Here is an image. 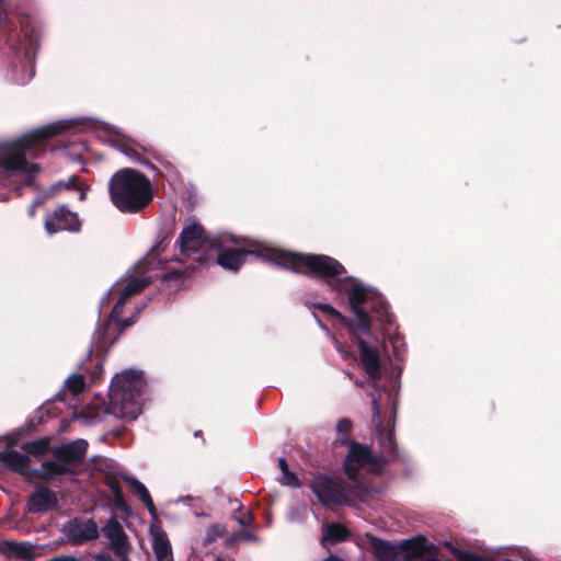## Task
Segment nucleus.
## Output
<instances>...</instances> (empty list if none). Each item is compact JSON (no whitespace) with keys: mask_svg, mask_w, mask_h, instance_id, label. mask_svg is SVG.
<instances>
[{"mask_svg":"<svg viewBox=\"0 0 561 561\" xmlns=\"http://www.w3.org/2000/svg\"><path fill=\"white\" fill-rule=\"evenodd\" d=\"M314 308L336 320L342 327H344L347 330L348 333L355 335L354 320H351L350 318L343 316L340 311H337L334 307H332L329 304L319 302L314 305Z\"/></svg>","mask_w":561,"mask_h":561,"instance_id":"26","label":"nucleus"},{"mask_svg":"<svg viewBox=\"0 0 561 561\" xmlns=\"http://www.w3.org/2000/svg\"><path fill=\"white\" fill-rule=\"evenodd\" d=\"M232 517L242 527L251 526L254 520V516L251 512H247V513L243 512V505L241 503H239L238 508L233 512Z\"/></svg>","mask_w":561,"mask_h":561,"instance_id":"35","label":"nucleus"},{"mask_svg":"<svg viewBox=\"0 0 561 561\" xmlns=\"http://www.w3.org/2000/svg\"><path fill=\"white\" fill-rule=\"evenodd\" d=\"M355 340L359 351L360 364L369 379L377 380L381 377L380 356L376 346L368 344L355 333Z\"/></svg>","mask_w":561,"mask_h":561,"instance_id":"13","label":"nucleus"},{"mask_svg":"<svg viewBox=\"0 0 561 561\" xmlns=\"http://www.w3.org/2000/svg\"><path fill=\"white\" fill-rule=\"evenodd\" d=\"M71 126L68 122H57L31 130L12 141L1 142L0 169L7 174H25L24 184L32 186L39 165L28 162V159H36L46 152L48 140Z\"/></svg>","mask_w":561,"mask_h":561,"instance_id":"2","label":"nucleus"},{"mask_svg":"<svg viewBox=\"0 0 561 561\" xmlns=\"http://www.w3.org/2000/svg\"><path fill=\"white\" fill-rule=\"evenodd\" d=\"M68 537L73 543L80 545L99 537L98 525L93 519L75 518L68 524Z\"/></svg>","mask_w":561,"mask_h":561,"instance_id":"16","label":"nucleus"},{"mask_svg":"<svg viewBox=\"0 0 561 561\" xmlns=\"http://www.w3.org/2000/svg\"><path fill=\"white\" fill-rule=\"evenodd\" d=\"M194 436L201 437L203 445L205 444V438H204L203 432L201 430L195 431Z\"/></svg>","mask_w":561,"mask_h":561,"instance_id":"47","label":"nucleus"},{"mask_svg":"<svg viewBox=\"0 0 561 561\" xmlns=\"http://www.w3.org/2000/svg\"><path fill=\"white\" fill-rule=\"evenodd\" d=\"M322 561H344V560L335 554H330L328 558L323 559Z\"/></svg>","mask_w":561,"mask_h":561,"instance_id":"45","label":"nucleus"},{"mask_svg":"<svg viewBox=\"0 0 561 561\" xmlns=\"http://www.w3.org/2000/svg\"><path fill=\"white\" fill-rule=\"evenodd\" d=\"M150 284L148 278H131L129 279L126 285L123 287L119 297L117 301L114 305V308L112 310V317L116 319L117 314L119 313V309L123 308V306L126 304V301L142 291L148 285Z\"/></svg>","mask_w":561,"mask_h":561,"instance_id":"19","label":"nucleus"},{"mask_svg":"<svg viewBox=\"0 0 561 561\" xmlns=\"http://www.w3.org/2000/svg\"><path fill=\"white\" fill-rule=\"evenodd\" d=\"M49 561H67V560H66V559H64V558H54V559H51V560H49Z\"/></svg>","mask_w":561,"mask_h":561,"instance_id":"49","label":"nucleus"},{"mask_svg":"<svg viewBox=\"0 0 561 561\" xmlns=\"http://www.w3.org/2000/svg\"><path fill=\"white\" fill-rule=\"evenodd\" d=\"M278 466L283 473L280 483L284 485H290V486H299V479L297 476L289 470L288 463L285 458L278 459Z\"/></svg>","mask_w":561,"mask_h":561,"instance_id":"31","label":"nucleus"},{"mask_svg":"<svg viewBox=\"0 0 561 561\" xmlns=\"http://www.w3.org/2000/svg\"><path fill=\"white\" fill-rule=\"evenodd\" d=\"M176 244L179 245L181 255L193 257L198 254L195 260L198 261L199 265H204L208 260L206 251L219 248L220 241L209 238L204 227L198 222H194L183 228L176 240Z\"/></svg>","mask_w":561,"mask_h":561,"instance_id":"7","label":"nucleus"},{"mask_svg":"<svg viewBox=\"0 0 561 561\" xmlns=\"http://www.w3.org/2000/svg\"><path fill=\"white\" fill-rule=\"evenodd\" d=\"M26 506L32 514L46 513L58 508L59 501L53 490L41 485L28 496Z\"/></svg>","mask_w":561,"mask_h":561,"instance_id":"14","label":"nucleus"},{"mask_svg":"<svg viewBox=\"0 0 561 561\" xmlns=\"http://www.w3.org/2000/svg\"><path fill=\"white\" fill-rule=\"evenodd\" d=\"M398 546L402 561H413L425 553L434 554L437 552V547L423 535L404 539L398 542Z\"/></svg>","mask_w":561,"mask_h":561,"instance_id":"11","label":"nucleus"},{"mask_svg":"<svg viewBox=\"0 0 561 561\" xmlns=\"http://www.w3.org/2000/svg\"><path fill=\"white\" fill-rule=\"evenodd\" d=\"M142 387V374L140 371L129 369L115 376L114 380L112 381L110 392L122 391L141 393Z\"/></svg>","mask_w":561,"mask_h":561,"instance_id":"17","label":"nucleus"},{"mask_svg":"<svg viewBox=\"0 0 561 561\" xmlns=\"http://www.w3.org/2000/svg\"><path fill=\"white\" fill-rule=\"evenodd\" d=\"M162 242L158 243L157 245H154L150 252L148 253V257H151V259H156L160 255L161 251H162Z\"/></svg>","mask_w":561,"mask_h":561,"instance_id":"43","label":"nucleus"},{"mask_svg":"<svg viewBox=\"0 0 561 561\" xmlns=\"http://www.w3.org/2000/svg\"><path fill=\"white\" fill-rule=\"evenodd\" d=\"M67 387L73 396H78L79 393H81L83 391V389L85 387L84 377L79 374H72L67 379Z\"/></svg>","mask_w":561,"mask_h":561,"instance_id":"34","label":"nucleus"},{"mask_svg":"<svg viewBox=\"0 0 561 561\" xmlns=\"http://www.w3.org/2000/svg\"><path fill=\"white\" fill-rule=\"evenodd\" d=\"M44 228L50 236L60 231L79 232L81 221L77 213L71 211L66 205H59L46 214Z\"/></svg>","mask_w":561,"mask_h":561,"instance_id":"9","label":"nucleus"},{"mask_svg":"<svg viewBox=\"0 0 561 561\" xmlns=\"http://www.w3.org/2000/svg\"><path fill=\"white\" fill-rule=\"evenodd\" d=\"M68 469L60 466L58 460H45L42 462L41 468L33 469L32 478L49 482L58 480L60 477L68 476Z\"/></svg>","mask_w":561,"mask_h":561,"instance_id":"20","label":"nucleus"},{"mask_svg":"<svg viewBox=\"0 0 561 561\" xmlns=\"http://www.w3.org/2000/svg\"><path fill=\"white\" fill-rule=\"evenodd\" d=\"M380 446L382 450L390 457V460L398 458V445L396 442L394 433L389 431L380 438Z\"/></svg>","mask_w":561,"mask_h":561,"instance_id":"29","label":"nucleus"},{"mask_svg":"<svg viewBox=\"0 0 561 561\" xmlns=\"http://www.w3.org/2000/svg\"><path fill=\"white\" fill-rule=\"evenodd\" d=\"M121 313H122V308L119 309V313L117 314L116 319H114L111 316V320L115 321L116 324L119 325V330H118L117 334L122 333L125 329H127L128 327H130L133 324L131 319L121 320Z\"/></svg>","mask_w":561,"mask_h":561,"instance_id":"42","label":"nucleus"},{"mask_svg":"<svg viewBox=\"0 0 561 561\" xmlns=\"http://www.w3.org/2000/svg\"><path fill=\"white\" fill-rule=\"evenodd\" d=\"M122 479L130 485L131 491L146 505L150 515L153 518H157V516H158L157 508H156L153 500H152L148 489L145 486V484L141 483L136 478L129 477V476H122Z\"/></svg>","mask_w":561,"mask_h":561,"instance_id":"21","label":"nucleus"},{"mask_svg":"<svg viewBox=\"0 0 561 561\" xmlns=\"http://www.w3.org/2000/svg\"><path fill=\"white\" fill-rule=\"evenodd\" d=\"M348 453L343 460V470L346 477L352 481H357L362 469L369 467L373 473H381L387 466L388 460L382 456H376L371 448L354 439L345 438Z\"/></svg>","mask_w":561,"mask_h":561,"instance_id":"6","label":"nucleus"},{"mask_svg":"<svg viewBox=\"0 0 561 561\" xmlns=\"http://www.w3.org/2000/svg\"><path fill=\"white\" fill-rule=\"evenodd\" d=\"M108 196L123 214H140L153 202L154 191L150 179L133 168L116 171L108 180Z\"/></svg>","mask_w":561,"mask_h":561,"instance_id":"3","label":"nucleus"},{"mask_svg":"<svg viewBox=\"0 0 561 561\" xmlns=\"http://www.w3.org/2000/svg\"><path fill=\"white\" fill-rule=\"evenodd\" d=\"M119 150L130 159L141 162L140 147L129 139H122L117 142Z\"/></svg>","mask_w":561,"mask_h":561,"instance_id":"32","label":"nucleus"},{"mask_svg":"<svg viewBox=\"0 0 561 561\" xmlns=\"http://www.w3.org/2000/svg\"><path fill=\"white\" fill-rule=\"evenodd\" d=\"M2 552L5 556H15L21 560H32L33 549L30 543L16 542V541H4Z\"/></svg>","mask_w":561,"mask_h":561,"instance_id":"24","label":"nucleus"},{"mask_svg":"<svg viewBox=\"0 0 561 561\" xmlns=\"http://www.w3.org/2000/svg\"><path fill=\"white\" fill-rule=\"evenodd\" d=\"M140 397L141 393L110 392L108 411L123 419L136 420L141 412Z\"/></svg>","mask_w":561,"mask_h":561,"instance_id":"10","label":"nucleus"},{"mask_svg":"<svg viewBox=\"0 0 561 561\" xmlns=\"http://www.w3.org/2000/svg\"><path fill=\"white\" fill-rule=\"evenodd\" d=\"M103 483L110 488V490L113 492V493H116V492H119L122 491V486H121V483H119V477L117 473H114V472H107L105 476H104V479H103Z\"/></svg>","mask_w":561,"mask_h":561,"instance_id":"37","label":"nucleus"},{"mask_svg":"<svg viewBox=\"0 0 561 561\" xmlns=\"http://www.w3.org/2000/svg\"><path fill=\"white\" fill-rule=\"evenodd\" d=\"M371 408H373V420L371 422L376 426V430L378 432H381V421H380V407L377 401V399H373L371 401Z\"/></svg>","mask_w":561,"mask_h":561,"instance_id":"39","label":"nucleus"},{"mask_svg":"<svg viewBox=\"0 0 561 561\" xmlns=\"http://www.w3.org/2000/svg\"><path fill=\"white\" fill-rule=\"evenodd\" d=\"M58 185H62L66 190H80V181L78 175H71L67 182H59Z\"/></svg>","mask_w":561,"mask_h":561,"instance_id":"41","label":"nucleus"},{"mask_svg":"<svg viewBox=\"0 0 561 561\" xmlns=\"http://www.w3.org/2000/svg\"><path fill=\"white\" fill-rule=\"evenodd\" d=\"M216 561H224L221 558H218Z\"/></svg>","mask_w":561,"mask_h":561,"instance_id":"50","label":"nucleus"},{"mask_svg":"<svg viewBox=\"0 0 561 561\" xmlns=\"http://www.w3.org/2000/svg\"><path fill=\"white\" fill-rule=\"evenodd\" d=\"M152 550L158 561H167L172 557L170 540L161 528H151Z\"/></svg>","mask_w":561,"mask_h":561,"instance_id":"22","label":"nucleus"},{"mask_svg":"<svg viewBox=\"0 0 561 561\" xmlns=\"http://www.w3.org/2000/svg\"><path fill=\"white\" fill-rule=\"evenodd\" d=\"M451 552L458 561H489L486 558H483L477 553L463 551L460 549H453Z\"/></svg>","mask_w":561,"mask_h":561,"instance_id":"36","label":"nucleus"},{"mask_svg":"<svg viewBox=\"0 0 561 561\" xmlns=\"http://www.w3.org/2000/svg\"><path fill=\"white\" fill-rule=\"evenodd\" d=\"M50 448V438L49 437H41L35 440L25 442L22 445V449L27 454V456L33 457H43L45 456Z\"/></svg>","mask_w":561,"mask_h":561,"instance_id":"27","label":"nucleus"},{"mask_svg":"<svg viewBox=\"0 0 561 561\" xmlns=\"http://www.w3.org/2000/svg\"><path fill=\"white\" fill-rule=\"evenodd\" d=\"M184 275H185V273L182 270H178V268L171 270L163 275L162 282L163 283L180 282L181 279H183Z\"/></svg>","mask_w":561,"mask_h":561,"instance_id":"40","label":"nucleus"},{"mask_svg":"<svg viewBox=\"0 0 561 561\" xmlns=\"http://www.w3.org/2000/svg\"><path fill=\"white\" fill-rule=\"evenodd\" d=\"M342 267L343 271L335 276H323L320 274H308L306 267H301V271L296 272L312 278H323L327 283L332 286L334 290L346 291L348 295V305L353 314L356 317L354 321L355 330H358L363 334L371 333V319L369 313L363 307L364 304L370 301L371 293L360 283H354L352 276H347L346 268L344 265L334 259Z\"/></svg>","mask_w":561,"mask_h":561,"instance_id":"4","label":"nucleus"},{"mask_svg":"<svg viewBox=\"0 0 561 561\" xmlns=\"http://www.w3.org/2000/svg\"><path fill=\"white\" fill-rule=\"evenodd\" d=\"M98 560H99V561H116V560H114L112 557H110V556H105V554H100V556L98 557Z\"/></svg>","mask_w":561,"mask_h":561,"instance_id":"46","label":"nucleus"},{"mask_svg":"<svg viewBox=\"0 0 561 561\" xmlns=\"http://www.w3.org/2000/svg\"><path fill=\"white\" fill-rule=\"evenodd\" d=\"M350 537L351 533L347 527L340 523H331L325 526L322 541L339 543L348 540Z\"/></svg>","mask_w":561,"mask_h":561,"instance_id":"25","label":"nucleus"},{"mask_svg":"<svg viewBox=\"0 0 561 561\" xmlns=\"http://www.w3.org/2000/svg\"><path fill=\"white\" fill-rule=\"evenodd\" d=\"M232 241L240 247L222 248L220 244L216 249L219 251L216 263L227 271L238 272L250 255L260 257L265 262H272L294 273L301 271V267H306V273L308 274H320L323 276H335L343 271V267L330 255L299 253L262 247L244 239H233Z\"/></svg>","mask_w":561,"mask_h":561,"instance_id":"1","label":"nucleus"},{"mask_svg":"<svg viewBox=\"0 0 561 561\" xmlns=\"http://www.w3.org/2000/svg\"><path fill=\"white\" fill-rule=\"evenodd\" d=\"M370 302V309L376 314L377 319L380 322L391 324L392 314L389 311L388 302L381 297H371Z\"/></svg>","mask_w":561,"mask_h":561,"instance_id":"28","label":"nucleus"},{"mask_svg":"<svg viewBox=\"0 0 561 561\" xmlns=\"http://www.w3.org/2000/svg\"><path fill=\"white\" fill-rule=\"evenodd\" d=\"M104 536L110 540L114 554L122 561H127L128 537L115 516H112L103 527Z\"/></svg>","mask_w":561,"mask_h":561,"instance_id":"12","label":"nucleus"},{"mask_svg":"<svg viewBox=\"0 0 561 561\" xmlns=\"http://www.w3.org/2000/svg\"><path fill=\"white\" fill-rule=\"evenodd\" d=\"M227 533V528L222 524H211L207 530L204 538L205 545H210L215 542L217 539L224 537Z\"/></svg>","mask_w":561,"mask_h":561,"instance_id":"33","label":"nucleus"},{"mask_svg":"<svg viewBox=\"0 0 561 561\" xmlns=\"http://www.w3.org/2000/svg\"><path fill=\"white\" fill-rule=\"evenodd\" d=\"M310 488L320 504L324 507L351 506L357 497L356 485L346 482L341 477L319 473L313 477Z\"/></svg>","mask_w":561,"mask_h":561,"instance_id":"5","label":"nucleus"},{"mask_svg":"<svg viewBox=\"0 0 561 561\" xmlns=\"http://www.w3.org/2000/svg\"><path fill=\"white\" fill-rule=\"evenodd\" d=\"M375 561H402L399 546L376 536L369 537Z\"/></svg>","mask_w":561,"mask_h":561,"instance_id":"18","label":"nucleus"},{"mask_svg":"<svg viewBox=\"0 0 561 561\" xmlns=\"http://www.w3.org/2000/svg\"><path fill=\"white\" fill-rule=\"evenodd\" d=\"M88 442L76 439L66 444L56 446L53 449L54 459L58 460L60 466L68 469V476H78L83 466L88 451Z\"/></svg>","mask_w":561,"mask_h":561,"instance_id":"8","label":"nucleus"},{"mask_svg":"<svg viewBox=\"0 0 561 561\" xmlns=\"http://www.w3.org/2000/svg\"><path fill=\"white\" fill-rule=\"evenodd\" d=\"M114 495V506L116 510L127 514V515H130L131 514V508L129 507V505L126 503V500L124 497V494H123V490L119 491V492H116V493H113Z\"/></svg>","mask_w":561,"mask_h":561,"instance_id":"38","label":"nucleus"},{"mask_svg":"<svg viewBox=\"0 0 561 561\" xmlns=\"http://www.w3.org/2000/svg\"><path fill=\"white\" fill-rule=\"evenodd\" d=\"M111 321L103 322L94 332L93 335V348L96 353L107 352L108 347L112 346L116 340L110 336Z\"/></svg>","mask_w":561,"mask_h":561,"instance_id":"23","label":"nucleus"},{"mask_svg":"<svg viewBox=\"0 0 561 561\" xmlns=\"http://www.w3.org/2000/svg\"><path fill=\"white\" fill-rule=\"evenodd\" d=\"M353 430V422L347 417H342L336 423V432L340 437L336 439V444L346 446L345 438L353 439L351 436Z\"/></svg>","mask_w":561,"mask_h":561,"instance_id":"30","label":"nucleus"},{"mask_svg":"<svg viewBox=\"0 0 561 561\" xmlns=\"http://www.w3.org/2000/svg\"><path fill=\"white\" fill-rule=\"evenodd\" d=\"M239 537H240V539H242L244 541H252V540L256 539V537L252 533H250L249 530H242L239 534Z\"/></svg>","mask_w":561,"mask_h":561,"instance_id":"44","label":"nucleus"},{"mask_svg":"<svg viewBox=\"0 0 561 561\" xmlns=\"http://www.w3.org/2000/svg\"><path fill=\"white\" fill-rule=\"evenodd\" d=\"M0 463L12 472L32 478L33 469H31L30 457L12 449L10 446L0 451Z\"/></svg>","mask_w":561,"mask_h":561,"instance_id":"15","label":"nucleus"},{"mask_svg":"<svg viewBox=\"0 0 561 561\" xmlns=\"http://www.w3.org/2000/svg\"><path fill=\"white\" fill-rule=\"evenodd\" d=\"M80 199L81 201L85 199V193L83 191L80 192Z\"/></svg>","mask_w":561,"mask_h":561,"instance_id":"48","label":"nucleus"}]
</instances>
